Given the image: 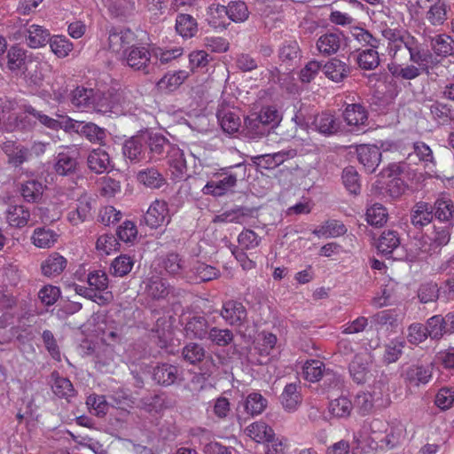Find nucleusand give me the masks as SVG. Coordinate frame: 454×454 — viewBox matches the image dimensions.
I'll list each match as a JSON object with an SVG mask.
<instances>
[{
    "mask_svg": "<svg viewBox=\"0 0 454 454\" xmlns=\"http://www.w3.org/2000/svg\"><path fill=\"white\" fill-rule=\"evenodd\" d=\"M381 35L387 43L389 62L387 68L394 78L414 80L422 74H429L436 64L431 51L407 30L385 27Z\"/></svg>",
    "mask_w": 454,
    "mask_h": 454,
    "instance_id": "1",
    "label": "nucleus"
},
{
    "mask_svg": "<svg viewBox=\"0 0 454 454\" xmlns=\"http://www.w3.org/2000/svg\"><path fill=\"white\" fill-rule=\"evenodd\" d=\"M247 169L248 166L245 162L221 168L205 184L202 192L214 197H222L229 192H233L237 182L247 177Z\"/></svg>",
    "mask_w": 454,
    "mask_h": 454,
    "instance_id": "2",
    "label": "nucleus"
},
{
    "mask_svg": "<svg viewBox=\"0 0 454 454\" xmlns=\"http://www.w3.org/2000/svg\"><path fill=\"white\" fill-rule=\"evenodd\" d=\"M123 60L130 68L144 74L153 73L156 69L152 51L145 46L132 45L126 48L123 51Z\"/></svg>",
    "mask_w": 454,
    "mask_h": 454,
    "instance_id": "3",
    "label": "nucleus"
},
{
    "mask_svg": "<svg viewBox=\"0 0 454 454\" xmlns=\"http://www.w3.org/2000/svg\"><path fill=\"white\" fill-rule=\"evenodd\" d=\"M454 224L445 223L444 226H434L432 236L419 240L416 246H419L421 254L427 255L438 254L442 248L450 240L451 231Z\"/></svg>",
    "mask_w": 454,
    "mask_h": 454,
    "instance_id": "4",
    "label": "nucleus"
},
{
    "mask_svg": "<svg viewBox=\"0 0 454 454\" xmlns=\"http://www.w3.org/2000/svg\"><path fill=\"white\" fill-rule=\"evenodd\" d=\"M400 376L406 389H419L430 382L433 378V368L430 365L413 364L403 368Z\"/></svg>",
    "mask_w": 454,
    "mask_h": 454,
    "instance_id": "5",
    "label": "nucleus"
},
{
    "mask_svg": "<svg viewBox=\"0 0 454 454\" xmlns=\"http://www.w3.org/2000/svg\"><path fill=\"white\" fill-rule=\"evenodd\" d=\"M17 40H22L30 48H40L49 43L51 34L49 30L42 26L27 22L21 26L15 35Z\"/></svg>",
    "mask_w": 454,
    "mask_h": 454,
    "instance_id": "6",
    "label": "nucleus"
},
{
    "mask_svg": "<svg viewBox=\"0 0 454 454\" xmlns=\"http://www.w3.org/2000/svg\"><path fill=\"white\" fill-rule=\"evenodd\" d=\"M219 315L228 325L232 327H242L248 319L247 308L237 300L223 301Z\"/></svg>",
    "mask_w": 454,
    "mask_h": 454,
    "instance_id": "7",
    "label": "nucleus"
},
{
    "mask_svg": "<svg viewBox=\"0 0 454 454\" xmlns=\"http://www.w3.org/2000/svg\"><path fill=\"white\" fill-rule=\"evenodd\" d=\"M342 117L348 132L364 131L368 122V113L361 104H348L345 107Z\"/></svg>",
    "mask_w": 454,
    "mask_h": 454,
    "instance_id": "8",
    "label": "nucleus"
},
{
    "mask_svg": "<svg viewBox=\"0 0 454 454\" xmlns=\"http://www.w3.org/2000/svg\"><path fill=\"white\" fill-rule=\"evenodd\" d=\"M171 221L168 205L165 200H155L144 215L145 223L152 229H157Z\"/></svg>",
    "mask_w": 454,
    "mask_h": 454,
    "instance_id": "9",
    "label": "nucleus"
},
{
    "mask_svg": "<svg viewBox=\"0 0 454 454\" xmlns=\"http://www.w3.org/2000/svg\"><path fill=\"white\" fill-rule=\"evenodd\" d=\"M372 356L368 352L356 354L348 365V372L353 381L364 384L371 376Z\"/></svg>",
    "mask_w": 454,
    "mask_h": 454,
    "instance_id": "10",
    "label": "nucleus"
},
{
    "mask_svg": "<svg viewBox=\"0 0 454 454\" xmlns=\"http://www.w3.org/2000/svg\"><path fill=\"white\" fill-rule=\"evenodd\" d=\"M312 125L317 132L326 137L346 131L341 121L330 112H322L315 115Z\"/></svg>",
    "mask_w": 454,
    "mask_h": 454,
    "instance_id": "11",
    "label": "nucleus"
},
{
    "mask_svg": "<svg viewBox=\"0 0 454 454\" xmlns=\"http://www.w3.org/2000/svg\"><path fill=\"white\" fill-rule=\"evenodd\" d=\"M94 110L103 114L119 115L122 112L121 94L110 90L104 93L98 91Z\"/></svg>",
    "mask_w": 454,
    "mask_h": 454,
    "instance_id": "12",
    "label": "nucleus"
},
{
    "mask_svg": "<svg viewBox=\"0 0 454 454\" xmlns=\"http://www.w3.org/2000/svg\"><path fill=\"white\" fill-rule=\"evenodd\" d=\"M182 378V370L178 366L168 363L158 364L153 370V380L163 387H168L181 381Z\"/></svg>",
    "mask_w": 454,
    "mask_h": 454,
    "instance_id": "13",
    "label": "nucleus"
},
{
    "mask_svg": "<svg viewBox=\"0 0 454 454\" xmlns=\"http://www.w3.org/2000/svg\"><path fill=\"white\" fill-rule=\"evenodd\" d=\"M345 35L339 29L327 31L321 35L317 40V51L325 56L335 54L344 43Z\"/></svg>",
    "mask_w": 454,
    "mask_h": 454,
    "instance_id": "14",
    "label": "nucleus"
},
{
    "mask_svg": "<svg viewBox=\"0 0 454 454\" xmlns=\"http://www.w3.org/2000/svg\"><path fill=\"white\" fill-rule=\"evenodd\" d=\"M123 155L130 161H139L146 158V140L145 131L126 140L122 146Z\"/></svg>",
    "mask_w": 454,
    "mask_h": 454,
    "instance_id": "15",
    "label": "nucleus"
},
{
    "mask_svg": "<svg viewBox=\"0 0 454 454\" xmlns=\"http://www.w3.org/2000/svg\"><path fill=\"white\" fill-rule=\"evenodd\" d=\"M146 140V153L149 154V159L160 160L168 150L171 149L172 145L161 134L145 131Z\"/></svg>",
    "mask_w": 454,
    "mask_h": 454,
    "instance_id": "16",
    "label": "nucleus"
},
{
    "mask_svg": "<svg viewBox=\"0 0 454 454\" xmlns=\"http://www.w3.org/2000/svg\"><path fill=\"white\" fill-rule=\"evenodd\" d=\"M352 67L345 61L334 57L323 65V73L326 78L338 83L349 76Z\"/></svg>",
    "mask_w": 454,
    "mask_h": 454,
    "instance_id": "17",
    "label": "nucleus"
},
{
    "mask_svg": "<svg viewBox=\"0 0 454 454\" xmlns=\"http://www.w3.org/2000/svg\"><path fill=\"white\" fill-rule=\"evenodd\" d=\"M358 161L369 173L375 171L381 160V152L376 145H361L356 148Z\"/></svg>",
    "mask_w": 454,
    "mask_h": 454,
    "instance_id": "18",
    "label": "nucleus"
},
{
    "mask_svg": "<svg viewBox=\"0 0 454 454\" xmlns=\"http://www.w3.org/2000/svg\"><path fill=\"white\" fill-rule=\"evenodd\" d=\"M294 150H282L273 153L253 156L252 160L253 162L260 168L273 169L284 163L286 160L294 158Z\"/></svg>",
    "mask_w": 454,
    "mask_h": 454,
    "instance_id": "19",
    "label": "nucleus"
},
{
    "mask_svg": "<svg viewBox=\"0 0 454 454\" xmlns=\"http://www.w3.org/2000/svg\"><path fill=\"white\" fill-rule=\"evenodd\" d=\"M406 428L401 422L392 423L384 436L376 437L380 448L391 450L399 445L405 438Z\"/></svg>",
    "mask_w": 454,
    "mask_h": 454,
    "instance_id": "20",
    "label": "nucleus"
},
{
    "mask_svg": "<svg viewBox=\"0 0 454 454\" xmlns=\"http://www.w3.org/2000/svg\"><path fill=\"white\" fill-rule=\"evenodd\" d=\"M135 41V35L129 28L113 27L109 31L108 48L113 52H120Z\"/></svg>",
    "mask_w": 454,
    "mask_h": 454,
    "instance_id": "21",
    "label": "nucleus"
},
{
    "mask_svg": "<svg viewBox=\"0 0 454 454\" xmlns=\"http://www.w3.org/2000/svg\"><path fill=\"white\" fill-rule=\"evenodd\" d=\"M219 270L204 262H196L192 267L185 272L184 278L190 282H206L216 278Z\"/></svg>",
    "mask_w": 454,
    "mask_h": 454,
    "instance_id": "22",
    "label": "nucleus"
},
{
    "mask_svg": "<svg viewBox=\"0 0 454 454\" xmlns=\"http://www.w3.org/2000/svg\"><path fill=\"white\" fill-rule=\"evenodd\" d=\"M278 59L281 64L292 70L301 59V50L298 43L294 40L285 41L278 49Z\"/></svg>",
    "mask_w": 454,
    "mask_h": 454,
    "instance_id": "23",
    "label": "nucleus"
},
{
    "mask_svg": "<svg viewBox=\"0 0 454 454\" xmlns=\"http://www.w3.org/2000/svg\"><path fill=\"white\" fill-rule=\"evenodd\" d=\"M77 151L64 150L59 152L56 157L55 170L59 175L69 176L77 168Z\"/></svg>",
    "mask_w": 454,
    "mask_h": 454,
    "instance_id": "24",
    "label": "nucleus"
},
{
    "mask_svg": "<svg viewBox=\"0 0 454 454\" xmlns=\"http://www.w3.org/2000/svg\"><path fill=\"white\" fill-rule=\"evenodd\" d=\"M145 284L146 294L153 300L166 299L173 289L168 280L160 277H152Z\"/></svg>",
    "mask_w": 454,
    "mask_h": 454,
    "instance_id": "25",
    "label": "nucleus"
},
{
    "mask_svg": "<svg viewBox=\"0 0 454 454\" xmlns=\"http://www.w3.org/2000/svg\"><path fill=\"white\" fill-rule=\"evenodd\" d=\"M208 322L202 316H194L188 319L184 326L185 336L190 339H207L209 331Z\"/></svg>",
    "mask_w": 454,
    "mask_h": 454,
    "instance_id": "26",
    "label": "nucleus"
},
{
    "mask_svg": "<svg viewBox=\"0 0 454 454\" xmlns=\"http://www.w3.org/2000/svg\"><path fill=\"white\" fill-rule=\"evenodd\" d=\"M44 188L42 182L32 178L21 182L19 185V192L25 201L36 203L42 199Z\"/></svg>",
    "mask_w": 454,
    "mask_h": 454,
    "instance_id": "27",
    "label": "nucleus"
},
{
    "mask_svg": "<svg viewBox=\"0 0 454 454\" xmlns=\"http://www.w3.org/2000/svg\"><path fill=\"white\" fill-rule=\"evenodd\" d=\"M434 218L432 205L419 201L415 204L411 212V223L418 229L429 224Z\"/></svg>",
    "mask_w": 454,
    "mask_h": 454,
    "instance_id": "28",
    "label": "nucleus"
},
{
    "mask_svg": "<svg viewBox=\"0 0 454 454\" xmlns=\"http://www.w3.org/2000/svg\"><path fill=\"white\" fill-rule=\"evenodd\" d=\"M159 265L171 277L184 278L186 272L184 261L176 253H169L161 257Z\"/></svg>",
    "mask_w": 454,
    "mask_h": 454,
    "instance_id": "29",
    "label": "nucleus"
},
{
    "mask_svg": "<svg viewBox=\"0 0 454 454\" xmlns=\"http://www.w3.org/2000/svg\"><path fill=\"white\" fill-rule=\"evenodd\" d=\"M72 128L91 143L101 145L106 137V130L92 122L84 123L75 121V123L72 125Z\"/></svg>",
    "mask_w": 454,
    "mask_h": 454,
    "instance_id": "30",
    "label": "nucleus"
},
{
    "mask_svg": "<svg viewBox=\"0 0 454 454\" xmlns=\"http://www.w3.org/2000/svg\"><path fill=\"white\" fill-rule=\"evenodd\" d=\"M88 168L96 174H102L111 168L109 154L103 149L92 150L87 158Z\"/></svg>",
    "mask_w": 454,
    "mask_h": 454,
    "instance_id": "31",
    "label": "nucleus"
},
{
    "mask_svg": "<svg viewBox=\"0 0 454 454\" xmlns=\"http://www.w3.org/2000/svg\"><path fill=\"white\" fill-rule=\"evenodd\" d=\"M59 235L47 227H37L34 230L31 241L38 248H51L54 247Z\"/></svg>",
    "mask_w": 454,
    "mask_h": 454,
    "instance_id": "32",
    "label": "nucleus"
},
{
    "mask_svg": "<svg viewBox=\"0 0 454 454\" xmlns=\"http://www.w3.org/2000/svg\"><path fill=\"white\" fill-rule=\"evenodd\" d=\"M26 59L27 54L24 49L17 46H12L7 51L5 57L6 68L12 73L18 74L25 69ZM2 60H4V59L2 58Z\"/></svg>",
    "mask_w": 454,
    "mask_h": 454,
    "instance_id": "33",
    "label": "nucleus"
},
{
    "mask_svg": "<svg viewBox=\"0 0 454 454\" xmlns=\"http://www.w3.org/2000/svg\"><path fill=\"white\" fill-rule=\"evenodd\" d=\"M433 207V215L438 221L454 224V204L451 200L439 198Z\"/></svg>",
    "mask_w": 454,
    "mask_h": 454,
    "instance_id": "34",
    "label": "nucleus"
},
{
    "mask_svg": "<svg viewBox=\"0 0 454 454\" xmlns=\"http://www.w3.org/2000/svg\"><path fill=\"white\" fill-rule=\"evenodd\" d=\"M97 92L93 89L77 87L72 92L71 102L74 106L79 109L95 107Z\"/></svg>",
    "mask_w": 454,
    "mask_h": 454,
    "instance_id": "35",
    "label": "nucleus"
},
{
    "mask_svg": "<svg viewBox=\"0 0 454 454\" xmlns=\"http://www.w3.org/2000/svg\"><path fill=\"white\" fill-rule=\"evenodd\" d=\"M298 388L299 385L296 383L287 384L280 395L282 406L288 412L295 411L301 403Z\"/></svg>",
    "mask_w": 454,
    "mask_h": 454,
    "instance_id": "36",
    "label": "nucleus"
},
{
    "mask_svg": "<svg viewBox=\"0 0 454 454\" xmlns=\"http://www.w3.org/2000/svg\"><path fill=\"white\" fill-rule=\"evenodd\" d=\"M30 216V211L23 205H11L6 210V221L12 227H25Z\"/></svg>",
    "mask_w": 454,
    "mask_h": 454,
    "instance_id": "37",
    "label": "nucleus"
},
{
    "mask_svg": "<svg viewBox=\"0 0 454 454\" xmlns=\"http://www.w3.org/2000/svg\"><path fill=\"white\" fill-rule=\"evenodd\" d=\"M189 76L185 70H178L166 74L156 84L160 91L172 92L176 90Z\"/></svg>",
    "mask_w": 454,
    "mask_h": 454,
    "instance_id": "38",
    "label": "nucleus"
},
{
    "mask_svg": "<svg viewBox=\"0 0 454 454\" xmlns=\"http://www.w3.org/2000/svg\"><path fill=\"white\" fill-rule=\"evenodd\" d=\"M91 217V203L87 197L78 200L76 207L67 214V220L73 225H78Z\"/></svg>",
    "mask_w": 454,
    "mask_h": 454,
    "instance_id": "39",
    "label": "nucleus"
},
{
    "mask_svg": "<svg viewBox=\"0 0 454 454\" xmlns=\"http://www.w3.org/2000/svg\"><path fill=\"white\" fill-rule=\"evenodd\" d=\"M433 119L441 125H448L454 121V106L451 104L434 101L430 106Z\"/></svg>",
    "mask_w": 454,
    "mask_h": 454,
    "instance_id": "40",
    "label": "nucleus"
},
{
    "mask_svg": "<svg viewBox=\"0 0 454 454\" xmlns=\"http://www.w3.org/2000/svg\"><path fill=\"white\" fill-rule=\"evenodd\" d=\"M139 183L150 189H160L166 184L163 175L155 168H147L137 173Z\"/></svg>",
    "mask_w": 454,
    "mask_h": 454,
    "instance_id": "41",
    "label": "nucleus"
},
{
    "mask_svg": "<svg viewBox=\"0 0 454 454\" xmlns=\"http://www.w3.org/2000/svg\"><path fill=\"white\" fill-rule=\"evenodd\" d=\"M67 266V260L59 253H52L42 263L41 269L44 276L55 277L59 275Z\"/></svg>",
    "mask_w": 454,
    "mask_h": 454,
    "instance_id": "42",
    "label": "nucleus"
},
{
    "mask_svg": "<svg viewBox=\"0 0 454 454\" xmlns=\"http://www.w3.org/2000/svg\"><path fill=\"white\" fill-rule=\"evenodd\" d=\"M176 30L183 38H192L198 32V23L190 14L180 13L176 19Z\"/></svg>",
    "mask_w": 454,
    "mask_h": 454,
    "instance_id": "43",
    "label": "nucleus"
},
{
    "mask_svg": "<svg viewBox=\"0 0 454 454\" xmlns=\"http://www.w3.org/2000/svg\"><path fill=\"white\" fill-rule=\"evenodd\" d=\"M250 212L251 210L246 207H236L231 210L224 211L220 215H216L213 219V223H235L242 224L246 222L247 217L250 215Z\"/></svg>",
    "mask_w": 454,
    "mask_h": 454,
    "instance_id": "44",
    "label": "nucleus"
},
{
    "mask_svg": "<svg viewBox=\"0 0 454 454\" xmlns=\"http://www.w3.org/2000/svg\"><path fill=\"white\" fill-rule=\"evenodd\" d=\"M400 244L401 241L397 231L386 230L379 239L377 248L381 254L387 255L398 248Z\"/></svg>",
    "mask_w": 454,
    "mask_h": 454,
    "instance_id": "45",
    "label": "nucleus"
},
{
    "mask_svg": "<svg viewBox=\"0 0 454 454\" xmlns=\"http://www.w3.org/2000/svg\"><path fill=\"white\" fill-rule=\"evenodd\" d=\"M244 409L251 416H256L264 411L268 406V400L259 392H252L244 401Z\"/></svg>",
    "mask_w": 454,
    "mask_h": 454,
    "instance_id": "46",
    "label": "nucleus"
},
{
    "mask_svg": "<svg viewBox=\"0 0 454 454\" xmlns=\"http://www.w3.org/2000/svg\"><path fill=\"white\" fill-rule=\"evenodd\" d=\"M347 231L345 225L337 220L326 221L324 224L315 229L312 233L318 238H336Z\"/></svg>",
    "mask_w": 454,
    "mask_h": 454,
    "instance_id": "47",
    "label": "nucleus"
},
{
    "mask_svg": "<svg viewBox=\"0 0 454 454\" xmlns=\"http://www.w3.org/2000/svg\"><path fill=\"white\" fill-rule=\"evenodd\" d=\"M434 52L442 57H447L454 52V40L448 35L441 34L430 40Z\"/></svg>",
    "mask_w": 454,
    "mask_h": 454,
    "instance_id": "48",
    "label": "nucleus"
},
{
    "mask_svg": "<svg viewBox=\"0 0 454 454\" xmlns=\"http://www.w3.org/2000/svg\"><path fill=\"white\" fill-rule=\"evenodd\" d=\"M356 59L358 67L363 70H374L380 63L379 52L374 48L359 51Z\"/></svg>",
    "mask_w": 454,
    "mask_h": 454,
    "instance_id": "49",
    "label": "nucleus"
},
{
    "mask_svg": "<svg viewBox=\"0 0 454 454\" xmlns=\"http://www.w3.org/2000/svg\"><path fill=\"white\" fill-rule=\"evenodd\" d=\"M207 339L210 340L213 345L226 347L233 341L234 334L232 331L228 328L213 326L209 328Z\"/></svg>",
    "mask_w": 454,
    "mask_h": 454,
    "instance_id": "50",
    "label": "nucleus"
},
{
    "mask_svg": "<svg viewBox=\"0 0 454 454\" xmlns=\"http://www.w3.org/2000/svg\"><path fill=\"white\" fill-rule=\"evenodd\" d=\"M247 434L257 442L264 443L268 439L274 436L273 429L262 421L252 423L247 428Z\"/></svg>",
    "mask_w": 454,
    "mask_h": 454,
    "instance_id": "51",
    "label": "nucleus"
},
{
    "mask_svg": "<svg viewBox=\"0 0 454 454\" xmlns=\"http://www.w3.org/2000/svg\"><path fill=\"white\" fill-rule=\"evenodd\" d=\"M426 13V19L433 26H440L447 20V4L444 0L438 1L436 4L428 6Z\"/></svg>",
    "mask_w": 454,
    "mask_h": 454,
    "instance_id": "52",
    "label": "nucleus"
},
{
    "mask_svg": "<svg viewBox=\"0 0 454 454\" xmlns=\"http://www.w3.org/2000/svg\"><path fill=\"white\" fill-rule=\"evenodd\" d=\"M353 410L352 402L346 396H340L329 403V411L336 418H348Z\"/></svg>",
    "mask_w": 454,
    "mask_h": 454,
    "instance_id": "53",
    "label": "nucleus"
},
{
    "mask_svg": "<svg viewBox=\"0 0 454 454\" xmlns=\"http://www.w3.org/2000/svg\"><path fill=\"white\" fill-rule=\"evenodd\" d=\"M217 119L220 122L223 130L228 134H233L239 129L240 120L236 114L231 111H218Z\"/></svg>",
    "mask_w": 454,
    "mask_h": 454,
    "instance_id": "54",
    "label": "nucleus"
},
{
    "mask_svg": "<svg viewBox=\"0 0 454 454\" xmlns=\"http://www.w3.org/2000/svg\"><path fill=\"white\" fill-rule=\"evenodd\" d=\"M342 183L347 191L351 194H358L361 190L359 175L352 166L346 167L342 171Z\"/></svg>",
    "mask_w": 454,
    "mask_h": 454,
    "instance_id": "55",
    "label": "nucleus"
},
{
    "mask_svg": "<svg viewBox=\"0 0 454 454\" xmlns=\"http://www.w3.org/2000/svg\"><path fill=\"white\" fill-rule=\"evenodd\" d=\"M405 341L402 339H394L385 345L383 360L386 364L395 363L403 354Z\"/></svg>",
    "mask_w": 454,
    "mask_h": 454,
    "instance_id": "56",
    "label": "nucleus"
},
{
    "mask_svg": "<svg viewBox=\"0 0 454 454\" xmlns=\"http://www.w3.org/2000/svg\"><path fill=\"white\" fill-rule=\"evenodd\" d=\"M387 211L380 203H375L366 210V221L370 225L380 227L387 223Z\"/></svg>",
    "mask_w": 454,
    "mask_h": 454,
    "instance_id": "57",
    "label": "nucleus"
},
{
    "mask_svg": "<svg viewBox=\"0 0 454 454\" xmlns=\"http://www.w3.org/2000/svg\"><path fill=\"white\" fill-rule=\"evenodd\" d=\"M50 47L58 58H65L73 50V43L65 35L51 36Z\"/></svg>",
    "mask_w": 454,
    "mask_h": 454,
    "instance_id": "58",
    "label": "nucleus"
},
{
    "mask_svg": "<svg viewBox=\"0 0 454 454\" xmlns=\"http://www.w3.org/2000/svg\"><path fill=\"white\" fill-rule=\"evenodd\" d=\"M206 350L202 345L195 342L186 344L182 350L184 359L191 364L200 363L205 357Z\"/></svg>",
    "mask_w": 454,
    "mask_h": 454,
    "instance_id": "59",
    "label": "nucleus"
},
{
    "mask_svg": "<svg viewBox=\"0 0 454 454\" xmlns=\"http://www.w3.org/2000/svg\"><path fill=\"white\" fill-rule=\"evenodd\" d=\"M325 371V364L319 360L307 361L302 367L304 379L311 382L320 380Z\"/></svg>",
    "mask_w": 454,
    "mask_h": 454,
    "instance_id": "60",
    "label": "nucleus"
},
{
    "mask_svg": "<svg viewBox=\"0 0 454 454\" xmlns=\"http://www.w3.org/2000/svg\"><path fill=\"white\" fill-rule=\"evenodd\" d=\"M262 238L250 229H244L238 236L239 247L249 251L260 246Z\"/></svg>",
    "mask_w": 454,
    "mask_h": 454,
    "instance_id": "61",
    "label": "nucleus"
},
{
    "mask_svg": "<svg viewBox=\"0 0 454 454\" xmlns=\"http://www.w3.org/2000/svg\"><path fill=\"white\" fill-rule=\"evenodd\" d=\"M229 19L236 23L244 22L249 17V11L245 2L231 1L228 4Z\"/></svg>",
    "mask_w": 454,
    "mask_h": 454,
    "instance_id": "62",
    "label": "nucleus"
},
{
    "mask_svg": "<svg viewBox=\"0 0 454 454\" xmlns=\"http://www.w3.org/2000/svg\"><path fill=\"white\" fill-rule=\"evenodd\" d=\"M396 323V315L393 310L386 309L378 312L370 318V328L379 330L385 325L393 326Z\"/></svg>",
    "mask_w": 454,
    "mask_h": 454,
    "instance_id": "63",
    "label": "nucleus"
},
{
    "mask_svg": "<svg viewBox=\"0 0 454 454\" xmlns=\"http://www.w3.org/2000/svg\"><path fill=\"white\" fill-rule=\"evenodd\" d=\"M168 161L171 168H173L177 175L182 176L186 170V160L184 159V152L172 146L171 149L168 150Z\"/></svg>",
    "mask_w": 454,
    "mask_h": 454,
    "instance_id": "64",
    "label": "nucleus"
}]
</instances>
